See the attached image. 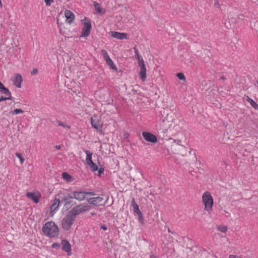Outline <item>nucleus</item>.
I'll list each match as a JSON object with an SVG mask.
<instances>
[{
	"label": "nucleus",
	"mask_w": 258,
	"mask_h": 258,
	"mask_svg": "<svg viewBox=\"0 0 258 258\" xmlns=\"http://www.w3.org/2000/svg\"><path fill=\"white\" fill-rule=\"evenodd\" d=\"M60 195H62L63 197L60 198L61 199V201H63L65 204H69V201H71V200L74 198L77 200L82 201L85 200H87L88 201V198L91 196H95V194L92 192H84L82 191H75L74 192L73 196H72L70 194L64 195L63 193H60Z\"/></svg>",
	"instance_id": "1"
},
{
	"label": "nucleus",
	"mask_w": 258,
	"mask_h": 258,
	"mask_svg": "<svg viewBox=\"0 0 258 258\" xmlns=\"http://www.w3.org/2000/svg\"><path fill=\"white\" fill-rule=\"evenodd\" d=\"M42 232L50 238L57 237L59 234L58 228L52 221L47 222L43 225Z\"/></svg>",
	"instance_id": "2"
},
{
	"label": "nucleus",
	"mask_w": 258,
	"mask_h": 258,
	"mask_svg": "<svg viewBox=\"0 0 258 258\" xmlns=\"http://www.w3.org/2000/svg\"><path fill=\"white\" fill-rule=\"evenodd\" d=\"M202 201L204 210L210 214L213 210L214 205V199L211 194L208 191L204 192L202 195Z\"/></svg>",
	"instance_id": "3"
},
{
	"label": "nucleus",
	"mask_w": 258,
	"mask_h": 258,
	"mask_svg": "<svg viewBox=\"0 0 258 258\" xmlns=\"http://www.w3.org/2000/svg\"><path fill=\"white\" fill-rule=\"evenodd\" d=\"M76 219V217L71 214L70 212L62 219V227L63 229L68 230L70 229L73 225Z\"/></svg>",
	"instance_id": "4"
},
{
	"label": "nucleus",
	"mask_w": 258,
	"mask_h": 258,
	"mask_svg": "<svg viewBox=\"0 0 258 258\" xmlns=\"http://www.w3.org/2000/svg\"><path fill=\"white\" fill-rule=\"evenodd\" d=\"M90 122L92 126L94 128L98 133L102 134L103 122L101 120L100 116L97 115H94L91 117Z\"/></svg>",
	"instance_id": "5"
},
{
	"label": "nucleus",
	"mask_w": 258,
	"mask_h": 258,
	"mask_svg": "<svg viewBox=\"0 0 258 258\" xmlns=\"http://www.w3.org/2000/svg\"><path fill=\"white\" fill-rule=\"evenodd\" d=\"M90 209V206L88 204H80L74 207L70 212L75 217L80 213L89 211Z\"/></svg>",
	"instance_id": "6"
},
{
	"label": "nucleus",
	"mask_w": 258,
	"mask_h": 258,
	"mask_svg": "<svg viewBox=\"0 0 258 258\" xmlns=\"http://www.w3.org/2000/svg\"><path fill=\"white\" fill-rule=\"evenodd\" d=\"M83 27L82 28V33L80 37H88L90 33L91 30V24L89 20L85 18L83 20Z\"/></svg>",
	"instance_id": "7"
},
{
	"label": "nucleus",
	"mask_w": 258,
	"mask_h": 258,
	"mask_svg": "<svg viewBox=\"0 0 258 258\" xmlns=\"http://www.w3.org/2000/svg\"><path fill=\"white\" fill-rule=\"evenodd\" d=\"M84 152L86 154V163L87 165L90 167L92 171H97L98 169V166L95 164L92 160V153L89 150H85Z\"/></svg>",
	"instance_id": "8"
},
{
	"label": "nucleus",
	"mask_w": 258,
	"mask_h": 258,
	"mask_svg": "<svg viewBox=\"0 0 258 258\" xmlns=\"http://www.w3.org/2000/svg\"><path fill=\"white\" fill-rule=\"evenodd\" d=\"M89 204L95 206H104L107 203V200H104L102 197H97L95 198H90L89 197L88 198V202Z\"/></svg>",
	"instance_id": "9"
},
{
	"label": "nucleus",
	"mask_w": 258,
	"mask_h": 258,
	"mask_svg": "<svg viewBox=\"0 0 258 258\" xmlns=\"http://www.w3.org/2000/svg\"><path fill=\"white\" fill-rule=\"evenodd\" d=\"M142 135L144 139L149 142L155 143L157 142V138L153 134L146 132H144L142 133Z\"/></svg>",
	"instance_id": "10"
},
{
	"label": "nucleus",
	"mask_w": 258,
	"mask_h": 258,
	"mask_svg": "<svg viewBox=\"0 0 258 258\" xmlns=\"http://www.w3.org/2000/svg\"><path fill=\"white\" fill-rule=\"evenodd\" d=\"M132 206L133 207L134 211L137 214L140 220L142 222L143 221V214L139 209L138 204L135 202L134 199H133L132 201Z\"/></svg>",
	"instance_id": "11"
},
{
	"label": "nucleus",
	"mask_w": 258,
	"mask_h": 258,
	"mask_svg": "<svg viewBox=\"0 0 258 258\" xmlns=\"http://www.w3.org/2000/svg\"><path fill=\"white\" fill-rule=\"evenodd\" d=\"M111 37L119 40L128 39L127 34L126 33H120L116 31H111L110 32Z\"/></svg>",
	"instance_id": "12"
},
{
	"label": "nucleus",
	"mask_w": 258,
	"mask_h": 258,
	"mask_svg": "<svg viewBox=\"0 0 258 258\" xmlns=\"http://www.w3.org/2000/svg\"><path fill=\"white\" fill-rule=\"evenodd\" d=\"M26 195L28 198L33 200L35 203H38L41 197V194L39 192H27Z\"/></svg>",
	"instance_id": "13"
},
{
	"label": "nucleus",
	"mask_w": 258,
	"mask_h": 258,
	"mask_svg": "<svg viewBox=\"0 0 258 258\" xmlns=\"http://www.w3.org/2000/svg\"><path fill=\"white\" fill-rule=\"evenodd\" d=\"M61 244L63 250L67 252L68 255H71L72 254V249L71 244L69 241L66 240H62L61 241Z\"/></svg>",
	"instance_id": "14"
},
{
	"label": "nucleus",
	"mask_w": 258,
	"mask_h": 258,
	"mask_svg": "<svg viewBox=\"0 0 258 258\" xmlns=\"http://www.w3.org/2000/svg\"><path fill=\"white\" fill-rule=\"evenodd\" d=\"M13 84L18 88L21 87V83L22 82V77L20 74H16L12 80Z\"/></svg>",
	"instance_id": "15"
},
{
	"label": "nucleus",
	"mask_w": 258,
	"mask_h": 258,
	"mask_svg": "<svg viewBox=\"0 0 258 258\" xmlns=\"http://www.w3.org/2000/svg\"><path fill=\"white\" fill-rule=\"evenodd\" d=\"M64 16L66 18V22L68 24H71L75 19V15L69 10H66L64 11Z\"/></svg>",
	"instance_id": "16"
},
{
	"label": "nucleus",
	"mask_w": 258,
	"mask_h": 258,
	"mask_svg": "<svg viewBox=\"0 0 258 258\" xmlns=\"http://www.w3.org/2000/svg\"><path fill=\"white\" fill-rule=\"evenodd\" d=\"M60 201L58 199L55 198L52 202V204L50 206V211L51 213L54 212L59 206Z\"/></svg>",
	"instance_id": "17"
},
{
	"label": "nucleus",
	"mask_w": 258,
	"mask_h": 258,
	"mask_svg": "<svg viewBox=\"0 0 258 258\" xmlns=\"http://www.w3.org/2000/svg\"><path fill=\"white\" fill-rule=\"evenodd\" d=\"M139 77L143 82H144L146 81V78H147V69H146V68L140 69Z\"/></svg>",
	"instance_id": "18"
},
{
	"label": "nucleus",
	"mask_w": 258,
	"mask_h": 258,
	"mask_svg": "<svg viewBox=\"0 0 258 258\" xmlns=\"http://www.w3.org/2000/svg\"><path fill=\"white\" fill-rule=\"evenodd\" d=\"M0 92L3 94L5 95L6 97L12 98V94L11 92L4 86L0 88Z\"/></svg>",
	"instance_id": "19"
},
{
	"label": "nucleus",
	"mask_w": 258,
	"mask_h": 258,
	"mask_svg": "<svg viewBox=\"0 0 258 258\" xmlns=\"http://www.w3.org/2000/svg\"><path fill=\"white\" fill-rule=\"evenodd\" d=\"M62 177L68 182H72L73 180V177L67 172L62 173Z\"/></svg>",
	"instance_id": "20"
},
{
	"label": "nucleus",
	"mask_w": 258,
	"mask_h": 258,
	"mask_svg": "<svg viewBox=\"0 0 258 258\" xmlns=\"http://www.w3.org/2000/svg\"><path fill=\"white\" fill-rule=\"evenodd\" d=\"M93 6L94 7L95 10L97 12V13H98L100 14L104 13V12H102V9L99 4L96 2H94L93 3Z\"/></svg>",
	"instance_id": "21"
},
{
	"label": "nucleus",
	"mask_w": 258,
	"mask_h": 258,
	"mask_svg": "<svg viewBox=\"0 0 258 258\" xmlns=\"http://www.w3.org/2000/svg\"><path fill=\"white\" fill-rule=\"evenodd\" d=\"M246 100L255 109H258V104L248 96H246Z\"/></svg>",
	"instance_id": "22"
},
{
	"label": "nucleus",
	"mask_w": 258,
	"mask_h": 258,
	"mask_svg": "<svg viewBox=\"0 0 258 258\" xmlns=\"http://www.w3.org/2000/svg\"><path fill=\"white\" fill-rule=\"evenodd\" d=\"M105 61L107 64L110 67L111 69L117 71V68L111 58Z\"/></svg>",
	"instance_id": "23"
},
{
	"label": "nucleus",
	"mask_w": 258,
	"mask_h": 258,
	"mask_svg": "<svg viewBox=\"0 0 258 258\" xmlns=\"http://www.w3.org/2000/svg\"><path fill=\"white\" fill-rule=\"evenodd\" d=\"M24 112V110L21 109H15L11 111H10V113L13 115H17L18 114H23Z\"/></svg>",
	"instance_id": "24"
},
{
	"label": "nucleus",
	"mask_w": 258,
	"mask_h": 258,
	"mask_svg": "<svg viewBox=\"0 0 258 258\" xmlns=\"http://www.w3.org/2000/svg\"><path fill=\"white\" fill-rule=\"evenodd\" d=\"M217 229L218 231L223 232V233H226L227 231V227L225 225H219L217 227Z\"/></svg>",
	"instance_id": "25"
},
{
	"label": "nucleus",
	"mask_w": 258,
	"mask_h": 258,
	"mask_svg": "<svg viewBox=\"0 0 258 258\" xmlns=\"http://www.w3.org/2000/svg\"><path fill=\"white\" fill-rule=\"evenodd\" d=\"M177 77L181 81H183V82H186V78L182 73H178L176 74Z\"/></svg>",
	"instance_id": "26"
},
{
	"label": "nucleus",
	"mask_w": 258,
	"mask_h": 258,
	"mask_svg": "<svg viewBox=\"0 0 258 258\" xmlns=\"http://www.w3.org/2000/svg\"><path fill=\"white\" fill-rule=\"evenodd\" d=\"M101 52L105 61L110 59L107 52L105 50L102 49L101 50Z\"/></svg>",
	"instance_id": "27"
},
{
	"label": "nucleus",
	"mask_w": 258,
	"mask_h": 258,
	"mask_svg": "<svg viewBox=\"0 0 258 258\" xmlns=\"http://www.w3.org/2000/svg\"><path fill=\"white\" fill-rule=\"evenodd\" d=\"M16 156L20 160V162L21 164H23L24 162L25 159L22 156V154L19 153H16L15 154Z\"/></svg>",
	"instance_id": "28"
},
{
	"label": "nucleus",
	"mask_w": 258,
	"mask_h": 258,
	"mask_svg": "<svg viewBox=\"0 0 258 258\" xmlns=\"http://www.w3.org/2000/svg\"><path fill=\"white\" fill-rule=\"evenodd\" d=\"M134 49L135 53V57L136 59L138 60V61L141 60H143V58L139 55L138 53V50L136 48V47H134Z\"/></svg>",
	"instance_id": "29"
},
{
	"label": "nucleus",
	"mask_w": 258,
	"mask_h": 258,
	"mask_svg": "<svg viewBox=\"0 0 258 258\" xmlns=\"http://www.w3.org/2000/svg\"><path fill=\"white\" fill-rule=\"evenodd\" d=\"M57 123L58 125L61 126L63 127L64 128H68V129H70V126L69 125H67L64 122H62V121H61L60 120L57 121Z\"/></svg>",
	"instance_id": "30"
},
{
	"label": "nucleus",
	"mask_w": 258,
	"mask_h": 258,
	"mask_svg": "<svg viewBox=\"0 0 258 258\" xmlns=\"http://www.w3.org/2000/svg\"><path fill=\"white\" fill-rule=\"evenodd\" d=\"M140 69L146 68L144 59L138 61Z\"/></svg>",
	"instance_id": "31"
},
{
	"label": "nucleus",
	"mask_w": 258,
	"mask_h": 258,
	"mask_svg": "<svg viewBox=\"0 0 258 258\" xmlns=\"http://www.w3.org/2000/svg\"><path fill=\"white\" fill-rule=\"evenodd\" d=\"M60 247V244L58 243H54L52 244L53 248L57 249Z\"/></svg>",
	"instance_id": "32"
},
{
	"label": "nucleus",
	"mask_w": 258,
	"mask_h": 258,
	"mask_svg": "<svg viewBox=\"0 0 258 258\" xmlns=\"http://www.w3.org/2000/svg\"><path fill=\"white\" fill-rule=\"evenodd\" d=\"M12 98H10L8 97L1 96L0 97V102L5 101L6 100H11Z\"/></svg>",
	"instance_id": "33"
},
{
	"label": "nucleus",
	"mask_w": 258,
	"mask_h": 258,
	"mask_svg": "<svg viewBox=\"0 0 258 258\" xmlns=\"http://www.w3.org/2000/svg\"><path fill=\"white\" fill-rule=\"evenodd\" d=\"M214 6L218 9H220V8H221V5L218 1H215Z\"/></svg>",
	"instance_id": "34"
},
{
	"label": "nucleus",
	"mask_w": 258,
	"mask_h": 258,
	"mask_svg": "<svg viewBox=\"0 0 258 258\" xmlns=\"http://www.w3.org/2000/svg\"><path fill=\"white\" fill-rule=\"evenodd\" d=\"M45 3H46L47 6H50L52 3H53V0H44Z\"/></svg>",
	"instance_id": "35"
},
{
	"label": "nucleus",
	"mask_w": 258,
	"mask_h": 258,
	"mask_svg": "<svg viewBox=\"0 0 258 258\" xmlns=\"http://www.w3.org/2000/svg\"><path fill=\"white\" fill-rule=\"evenodd\" d=\"M37 73H38V70H37V69H34L33 70V71L31 72V74H32V75H35V74H37Z\"/></svg>",
	"instance_id": "36"
},
{
	"label": "nucleus",
	"mask_w": 258,
	"mask_h": 258,
	"mask_svg": "<svg viewBox=\"0 0 258 258\" xmlns=\"http://www.w3.org/2000/svg\"><path fill=\"white\" fill-rule=\"evenodd\" d=\"M238 19L243 20L244 18V16L243 14H240L238 16Z\"/></svg>",
	"instance_id": "37"
},
{
	"label": "nucleus",
	"mask_w": 258,
	"mask_h": 258,
	"mask_svg": "<svg viewBox=\"0 0 258 258\" xmlns=\"http://www.w3.org/2000/svg\"><path fill=\"white\" fill-rule=\"evenodd\" d=\"M103 171H104V170L103 169H102V168L99 169V172H98L99 176L101 175V174H102L103 173Z\"/></svg>",
	"instance_id": "38"
},
{
	"label": "nucleus",
	"mask_w": 258,
	"mask_h": 258,
	"mask_svg": "<svg viewBox=\"0 0 258 258\" xmlns=\"http://www.w3.org/2000/svg\"><path fill=\"white\" fill-rule=\"evenodd\" d=\"M101 229L104 230H106L107 229V227L105 226H104V225H102L101 227H100Z\"/></svg>",
	"instance_id": "39"
},
{
	"label": "nucleus",
	"mask_w": 258,
	"mask_h": 258,
	"mask_svg": "<svg viewBox=\"0 0 258 258\" xmlns=\"http://www.w3.org/2000/svg\"><path fill=\"white\" fill-rule=\"evenodd\" d=\"M60 145H56L55 146V148L57 150H59L60 149Z\"/></svg>",
	"instance_id": "40"
},
{
	"label": "nucleus",
	"mask_w": 258,
	"mask_h": 258,
	"mask_svg": "<svg viewBox=\"0 0 258 258\" xmlns=\"http://www.w3.org/2000/svg\"><path fill=\"white\" fill-rule=\"evenodd\" d=\"M150 258H157V257L155 255H151L150 256Z\"/></svg>",
	"instance_id": "41"
},
{
	"label": "nucleus",
	"mask_w": 258,
	"mask_h": 258,
	"mask_svg": "<svg viewBox=\"0 0 258 258\" xmlns=\"http://www.w3.org/2000/svg\"><path fill=\"white\" fill-rule=\"evenodd\" d=\"M0 7L1 8L3 7V4H2V2L1 0H0Z\"/></svg>",
	"instance_id": "42"
},
{
	"label": "nucleus",
	"mask_w": 258,
	"mask_h": 258,
	"mask_svg": "<svg viewBox=\"0 0 258 258\" xmlns=\"http://www.w3.org/2000/svg\"><path fill=\"white\" fill-rule=\"evenodd\" d=\"M168 231L169 232V233H173L170 230V228H168Z\"/></svg>",
	"instance_id": "43"
},
{
	"label": "nucleus",
	"mask_w": 258,
	"mask_h": 258,
	"mask_svg": "<svg viewBox=\"0 0 258 258\" xmlns=\"http://www.w3.org/2000/svg\"><path fill=\"white\" fill-rule=\"evenodd\" d=\"M256 83L258 85V80L257 81Z\"/></svg>",
	"instance_id": "44"
}]
</instances>
